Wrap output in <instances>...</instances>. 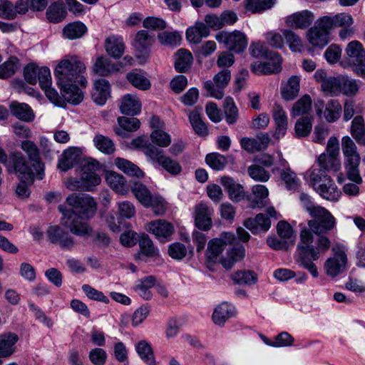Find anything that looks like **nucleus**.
I'll return each instance as SVG.
<instances>
[{"label": "nucleus", "instance_id": "nucleus-39", "mask_svg": "<svg viewBox=\"0 0 365 365\" xmlns=\"http://www.w3.org/2000/svg\"><path fill=\"white\" fill-rule=\"evenodd\" d=\"M235 314V309L231 305L222 303L215 308L212 314V319L216 324L222 325L228 319L233 317Z\"/></svg>", "mask_w": 365, "mask_h": 365}, {"label": "nucleus", "instance_id": "nucleus-18", "mask_svg": "<svg viewBox=\"0 0 365 365\" xmlns=\"http://www.w3.org/2000/svg\"><path fill=\"white\" fill-rule=\"evenodd\" d=\"M121 67L120 63H113L110 59L102 56L96 59L93 66V71L101 76H109L119 72Z\"/></svg>", "mask_w": 365, "mask_h": 365}, {"label": "nucleus", "instance_id": "nucleus-40", "mask_svg": "<svg viewBox=\"0 0 365 365\" xmlns=\"http://www.w3.org/2000/svg\"><path fill=\"white\" fill-rule=\"evenodd\" d=\"M300 78L297 76H291L282 89V96L286 101H292L296 98L299 92Z\"/></svg>", "mask_w": 365, "mask_h": 365}, {"label": "nucleus", "instance_id": "nucleus-59", "mask_svg": "<svg viewBox=\"0 0 365 365\" xmlns=\"http://www.w3.org/2000/svg\"><path fill=\"white\" fill-rule=\"evenodd\" d=\"M128 81L135 88L145 91L150 88V81L142 74L130 72L127 74Z\"/></svg>", "mask_w": 365, "mask_h": 365}, {"label": "nucleus", "instance_id": "nucleus-15", "mask_svg": "<svg viewBox=\"0 0 365 365\" xmlns=\"http://www.w3.org/2000/svg\"><path fill=\"white\" fill-rule=\"evenodd\" d=\"M332 250L334 252V256L327 260L324 268L329 276L334 277L344 270L347 258L344 252L339 247H334Z\"/></svg>", "mask_w": 365, "mask_h": 365}, {"label": "nucleus", "instance_id": "nucleus-20", "mask_svg": "<svg viewBox=\"0 0 365 365\" xmlns=\"http://www.w3.org/2000/svg\"><path fill=\"white\" fill-rule=\"evenodd\" d=\"M272 114L276 125V131L274 136L277 138H279L281 136L285 135L288 127V118L282 106L278 103H275L273 106Z\"/></svg>", "mask_w": 365, "mask_h": 365}, {"label": "nucleus", "instance_id": "nucleus-32", "mask_svg": "<svg viewBox=\"0 0 365 365\" xmlns=\"http://www.w3.org/2000/svg\"><path fill=\"white\" fill-rule=\"evenodd\" d=\"M210 34L209 27L203 22L197 21L194 26L188 28L186 31L187 39L194 43L201 42L202 38Z\"/></svg>", "mask_w": 365, "mask_h": 365}, {"label": "nucleus", "instance_id": "nucleus-37", "mask_svg": "<svg viewBox=\"0 0 365 365\" xmlns=\"http://www.w3.org/2000/svg\"><path fill=\"white\" fill-rule=\"evenodd\" d=\"M193 56L188 50L181 48L175 53V69L180 73L186 72L191 66Z\"/></svg>", "mask_w": 365, "mask_h": 365}, {"label": "nucleus", "instance_id": "nucleus-28", "mask_svg": "<svg viewBox=\"0 0 365 365\" xmlns=\"http://www.w3.org/2000/svg\"><path fill=\"white\" fill-rule=\"evenodd\" d=\"M322 23L331 30L336 27H349L354 23L352 16L346 13H341L333 16H324Z\"/></svg>", "mask_w": 365, "mask_h": 365}, {"label": "nucleus", "instance_id": "nucleus-6", "mask_svg": "<svg viewBox=\"0 0 365 365\" xmlns=\"http://www.w3.org/2000/svg\"><path fill=\"white\" fill-rule=\"evenodd\" d=\"M307 222L310 230L317 235H325L335 227L336 221L329 211L322 207L312 216Z\"/></svg>", "mask_w": 365, "mask_h": 365}, {"label": "nucleus", "instance_id": "nucleus-47", "mask_svg": "<svg viewBox=\"0 0 365 365\" xmlns=\"http://www.w3.org/2000/svg\"><path fill=\"white\" fill-rule=\"evenodd\" d=\"M66 14L64 5L61 1L51 4L46 11L47 19L52 23L61 21L66 18Z\"/></svg>", "mask_w": 365, "mask_h": 365}, {"label": "nucleus", "instance_id": "nucleus-60", "mask_svg": "<svg viewBox=\"0 0 365 365\" xmlns=\"http://www.w3.org/2000/svg\"><path fill=\"white\" fill-rule=\"evenodd\" d=\"M307 175L309 178V184L314 187L316 190L317 185L321 181H323V183L329 182V179H330V176L327 175L325 173V171L320 169H313L307 173Z\"/></svg>", "mask_w": 365, "mask_h": 365}, {"label": "nucleus", "instance_id": "nucleus-14", "mask_svg": "<svg viewBox=\"0 0 365 365\" xmlns=\"http://www.w3.org/2000/svg\"><path fill=\"white\" fill-rule=\"evenodd\" d=\"M214 210L206 203L200 202L195 206V225L200 230L208 231L212 227V215Z\"/></svg>", "mask_w": 365, "mask_h": 365}, {"label": "nucleus", "instance_id": "nucleus-50", "mask_svg": "<svg viewBox=\"0 0 365 365\" xmlns=\"http://www.w3.org/2000/svg\"><path fill=\"white\" fill-rule=\"evenodd\" d=\"M155 278L153 276H148L140 280L134 289L142 298L149 300L152 297L150 289L155 285Z\"/></svg>", "mask_w": 365, "mask_h": 365}, {"label": "nucleus", "instance_id": "nucleus-44", "mask_svg": "<svg viewBox=\"0 0 365 365\" xmlns=\"http://www.w3.org/2000/svg\"><path fill=\"white\" fill-rule=\"evenodd\" d=\"M106 181L110 187L118 193L123 195L128 190L125 178L115 172H110L106 175Z\"/></svg>", "mask_w": 365, "mask_h": 365}, {"label": "nucleus", "instance_id": "nucleus-48", "mask_svg": "<svg viewBox=\"0 0 365 365\" xmlns=\"http://www.w3.org/2000/svg\"><path fill=\"white\" fill-rule=\"evenodd\" d=\"M86 31V25L80 21L70 23L63 30L64 36L71 40L82 37Z\"/></svg>", "mask_w": 365, "mask_h": 365}, {"label": "nucleus", "instance_id": "nucleus-58", "mask_svg": "<svg viewBox=\"0 0 365 365\" xmlns=\"http://www.w3.org/2000/svg\"><path fill=\"white\" fill-rule=\"evenodd\" d=\"M237 284H252L257 282V274L252 271H237L232 277Z\"/></svg>", "mask_w": 365, "mask_h": 365}, {"label": "nucleus", "instance_id": "nucleus-19", "mask_svg": "<svg viewBox=\"0 0 365 365\" xmlns=\"http://www.w3.org/2000/svg\"><path fill=\"white\" fill-rule=\"evenodd\" d=\"M301 248L299 250V257H297V262L306 268L314 277H318V271L316 265L312 261L319 258V252L316 249L311 248L309 251H307Z\"/></svg>", "mask_w": 365, "mask_h": 365}, {"label": "nucleus", "instance_id": "nucleus-56", "mask_svg": "<svg viewBox=\"0 0 365 365\" xmlns=\"http://www.w3.org/2000/svg\"><path fill=\"white\" fill-rule=\"evenodd\" d=\"M313 233L309 227H304L302 229L299 235L300 242L297 245V257H299V250L301 248L307 250V251H309L311 248L315 249V247L312 245L314 241Z\"/></svg>", "mask_w": 365, "mask_h": 365}, {"label": "nucleus", "instance_id": "nucleus-8", "mask_svg": "<svg viewBox=\"0 0 365 365\" xmlns=\"http://www.w3.org/2000/svg\"><path fill=\"white\" fill-rule=\"evenodd\" d=\"M231 79V71L228 68H223L216 73L212 81H207L204 83V88L207 95L217 99H222L224 96V88L228 85Z\"/></svg>", "mask_w": 365, "mask_h": 365}, {"label": "nucleus", "instance_id": "nucleus-41", "mask_svg": "<svg viewBox=\"0 0 365 365\" xmlns=\"http://www.w3.org/2000/svg\"><path fill=\"white\" fill-rule=\"evenodd\" d=\"M141 104L138 98L130 94L124 96L120 106L123 114L135 115L140 111Z\"/></svg>", "mask_w": 365, "mask_h": 365}, {"label": "nucleus", "instance_id": "nucleus-26", "mask_svg": "<svg viewBox=\"0 0 365 365\" xmlns=\"http://www.w3.org/2000/svg\"><path fill=\"white\" fill-rule=\"evenodd\" d=\"M110 86L108 81L101 78L95 81L92 93L93 101L98 105H103L110 96Z\"/></svg>", "mask_w": 365, "mask_h": 365}, {"label": "nucleus", "instance_id": "nucleus-22", "mask_svg": "<svg viewBox=\"0 0 365 365\" xmlns=\"http://www.w3.org/2000/svg\"><path fill=\"white\" fill-rule=\"evenodd\" d=\"M140 252L135 255L137 259L146 261L145 257H155L159 255L156 248L148 235L142 234L138 240Z\"/></svg>", "mask_w": 365, "mask_h": 365}, {"label": "nucleus", "instance_id": "nucleus-17", "mask_svg": "<svg viewBox=\"0 0 365 365\" xmlns=\"http://www.w3.org/2000/svg\"><path fill=\"white\" fill-rule=\"evenodd\" d=\"M98 167L99 163L95 160H91L83 165L81 178L84 182L85 191L93 190V187L101 183V178L96 173Z\"/></svg>", "mask_w": 365, "mask_h": 365}, {"label": "nucleus", "instance_id": "nucleus-61", "mask_svg": "<svg viewBox=\"0 0 365 365\" xmlns=\"http://www.w3.org/2000/svg\"><path fill=\"white\" fill-rule=\"evenodd\" d=\"M280 176L289 190H295L299 187L296 173L289 168L282 170Z\"/></svg>", "mask_w": 365, "mask_h": 365}, {"label": "nucleus", "instance_id": "nucleus-54", "mask_svg": "<svg viewBox=\"0 0 365 365\" xmlns=\"http://www.w3.org/2000/svg\"><path fill=\"white\" fill-rule=\"evenodd\" d=\"M19 68V61L11 56L8 61L0 65V78L6 79L12 76Z\"/></svg>", "mask_w": 365, "mask_h": 365}, {"label": "nucleus", "instance_id": "nucleus-52", "mask_svg": "<svg viewBox=\"0 0 365 365\" xmlns=\"http://www.w3.org/2000/svg\"><path fill=\"white\" fill-rule=\"evenodd\" d=\"M135 350L140 357L148 365H156L153 349L147 341L143 340L139 341L135 346Z\"/></svg>", "mask_w": 365, "mask_h": 365}, {"label": "nucleus", "instance_id": "nucleus-21", "mask_svg": "<svg viewBox=\"0 0 365 365\" xmlns=\"http://www.w3.org/2000/svg\"><path fill=\"white\" fill-rule=\"evenodd\" d=\"M47 235L52 243H58L63 248L70 249L74 245L73 238L58 225L50 226Z\"/></svg>", "mask_w": 365, "mask_h": 365}, {"label": "nucleus", "instance_id": "nucleus-3", "mask_svg": "<svg viewBox=\"0 0 365 365\" xmlns=\"http://www.w3.org/2000/svg\"><path fill=\"white\" fill-rule=\"evenodd\" d=\"M130 190L145 207H150L155 215H163L166 210L165 200L158 194H153L146 185L138 181L130 185Z\"/></svg>", "mask_w": 365, "mask_h": 365}, {"label": "nucleus", "instance_id": "nucleus-27", "mask_svg": "<svg viewBox=\"0 0 365 365\" xmlns=\"http://www.w3.org/2000/svg\"><path fill=\"white\" fill-rule=\"evenodd\" d=\"M221 183L232 201L238 202L245 198V194L243 187L237 183L232 178L223 177L221 178Z\"/></svg>", "mask_w": 365, "mask_h": 365}, {"label": "nucleus", "instance_id": "nucleus-10", "mask_svg": "<svg viewBox=\"0 0 365 365\" xmlns=\"http://www.w3.org/2000/svg\"><path fill=\"white\" fill-rule=\"evenodd\" d=\"M314 106L317 115L320 118L323 115L328 123L336 122L341 115L342 108L337 100L331 99L325 103L323 100L318 99Z\"/></svg>", "mask_w": 365, "mask_h": 365}, {"label": "nucleus", "instance_id": "nucleus-57", "mask_svg": "<svg viewBox=\"0 0 365 365\" xmlns=\"http://www.w3.org/2000/svg\"><path fill=\"white\" fill-rule=\"evenodd\" d=\"M247 173L250 177L255 181L265 182L270 178V174L259 165L253 164L248 167Z\"/></svg>", "mask_w": 365, "mask_h": 365}, {"label": "nucleus", "instance_id": "nucleus-16", "mask_svg": "<svg viewBox=\"0 0 365 365\" xmlns=\"http://www.w3.org/2000/svg\"><path fill=\"white\" fill-rule=\"evenodd\" d=\"M315 16L309 10L294 13L286 17L285 24L287 27L294 29H307L313 23Z\"/></svg>", "mask_w": 365, "mask_h": 365}, {"label": "nucleus", "instance_id": "nucleus-13", "mask_svg": "<svg viewBox=\"0 0 365 365\" xmlns=\"http://www.w3.org/2000/svg\"><path fill=\"white\" fill-rule=\"evenodd\" d=\"M154 42V35L150 34L145 30L138 31L133 43L136 52V57L145 61L150 56V47Z\"/></svg>", "mask_w": 365, "mask_h": 365}, {"label": "nucleus", "instance_id": "nucleus-64", "mask_svg": "<svg viewBox=\"0 0 365 365\" xmlns=\"http://www.w3.org/2000/svg\"><path fill=\"white\" fill-rule=\"evenodd\" d=\"M282 34L292 51H300L302 46V39L295 32L290 29H284Z\"/></svg>", "mask_w": 365, "mask_h": 365}, {"label": "nucleus", "instance_id": "nucleus-55", "mask_svg": "<svg viewBox=\"0 0 365 365\" xmlns=\"http://www.w3.org/2000/svg\"><path fill=\"white\" fill-rule=\"evenodd\" d=\"M93 143L98 150L107 155L113 153L115 150L113 140L103 135H96Z\"/></svg>", "mask_w": 365, "mask_h": 365}, {"label": "nucleus", "instance_id": "nucleus-31", "mask_svg": "<svg viewBox=\"0 0 365 365\" xmlns=\"http://www.w3.org/2000/svg\"><path fill=\"white\" fill-rule=\"evenodd\" d=\"M104 47L107 53L114 58H120L125 51L123 39L116 36H110L105 41Z\"/></svg>", "mask_w": 365, "mask_h": 365}, {"label": "nucleus", "instance_id": "nucleus-25", "mask_svg": "<svg viewBox=\"0 0 365 365\" xmlns=\"http://www.w3.org/2000/svg\"><path fill=\"white\" fill-rule=\"evenodd\" d=\"M252 196L247 197L250 202V206L252 208H262L267 204V197L269 195L268 189L262 185H254L252 188Z\"/></svg>", "mask_w": 365, "mask_h": 365}, {"label": "nucleus", "instance_id": "nucleus-2", "mask_svg": "<svg viewBox=\"0 0 365 365\" xmlns=\"http://www.w3.org/2000/svg\"><path fill=\"white\" fill-rule=\"evenodd\" d=\"M235 241L234 234L225 232L219 238L208 242L205 263L210 271H215L217 263H220L225 269H231L235 263L245 257V247L240 244L232 245Z\"/></svg>", "mask_w": 365, "mask_h": 365}, {"label": "nucleus", "instance_id": "nucleus-5", "mask_svg": "<svg viewBox=\"0 0 365 365\" xmlns=\"http://www.w3.org/2000/svg\"><path fill=\"white\" fill-rule=\"evenodd\" d=\"M346 59L353 66L354 71L362 78H365V48L361 42L352 41L349 42L346 48Z\"/></svg>", "mask_w": 365, "mask_h": 365}, {"label": "nucleus", "instance_id": "nucleus-38", "mask_svg": "<svg viewBox=\"0 0 365 365\" xmlns=\"http://www.w3.org/2000/svg\"><path fill=\"white\" fill-rule=\"evenodd\" d=\"M148 230L158 237H168L174 231L173 225L165 220H158L149 224Z\"/></svg>", "mask_w": 365, "mask_h": 365}, {"label": "nucleus", "instance_id": "nucleus-53", "mask_svg": "<svg viewBox=\"0 0 365 365\" xmlns=\"http://www.w3.org/2000/svg\"><path fill=\"white\" fill-rule=\"evenodd\" d=\"M276 0H245V9L252 14L270 9Z\"/></svg>", "mask_w": 365, "mask_h": 365}, {"label": "nucleus", "instance_id": "nucleus-9", "mask_svg": "<svg viewBox=\"0 0 365 365\" xmlns=\"http://www.w3.org/2000/svg\"><path fill=\"white\" fill-rule=\"evenodd\" d=\"M215 38L218 42L225 43L230 51L235 53L244 51L247 46L246 36L237 30L232 32L220 31L216 34Z\"/></svg>", "mask_w": 365, "mask_h": 365}, {"label": "nucleus", "instance_id": "nucleus-46", "mask_svg": "<svg viewBox=\"0 0 365 365\" xmlns=\"http://www.w3.org/2000/svg\"><path fill=\"white\" fill-rule=\"evenodd\" d=\"M317 161L320 168L324 171L337 172L341 168L339 158L326 153H322Z\"/></svg>", "mask_w": 365, "mask_h": 365}, {"label": "nucleus", "instance_id": "nucleus-36", "mask_svg": "<svg viewBox=\"0 0 365 365\" xmlns=\"http://www.w3.org/2000/svg\"><path fill=\"white\" fill-rule=\"evenodd\" d=\"M18 336L14 333H4L0 335V356L8 357L14 352V344Z\"/></svg>", "mask_w": 365, "mask_h": 365}, {"label": "nucleus", "instance_id": "nucleus-42", "mask_svg": "<svg viewBox=\"0 0 365 365\" xmlns=\"http://www.w3.org/2000/svg\"><path fill=\"white\" fill-rule=\"evenodd\" d=\"M312 101L309 95H304L293 105L291 114L293 118L306 116L312 110Z\"/></svg>", "mask_w": 365, "mask_h": 365}, {"label": "nucleus", "instance_id": "nucleus-12", "mask_svg": "<svg viewBox=\"0 0 365 365\" xmlns=\"http://www.w3.org/2000/svg\"><path fill=\"white\" fill-rule=\"evenodd\" d=\"M322 21V17L319 19L314 26L311 27L307 33L309 42L314 47L323 48L329 41L330 29L325 26Z\"/></svg>", "mask_w": 365, "mask_h": 365}, {"label": "nucleus", "instance_id": "nucleus-11", "mask_svg": "<svg viewBox=\"0 0 365 365\" xmlns=\"http://www.w3.org/2000/svg\"><path fill=\"white\" fill-rule=\"evenodd\" d=\"M58 210L63 214L61 220L62 225L68 227L71 232L81 237L91 235L93 232L92 227L86 222H76L74 217H73V213L70 210H67L63 205H59Z\"/></svg>", "mask_w": 365, "mask_h": 365}, {"label": "nucleus", "instance_id": "nucleus-51", "mask_svg": "<svg viewBox=\"0 0 365 365\" xmlns=\"http://www.w3.org/2000/svg\"><path fill=\"white\" fill-rule=\"evenodd\" d=\"M312 130V118L308 115L299 118L294 125V133L297 138L308 136Z\"/></svg>", "mask_w": 365, "mask_h": 365}, {"label": "nucleus", "instance_id": "nucleus-62", "mask_svg": "<svg viewBox=\"0 0 365 365\" xmlns=\"http://www.w3.org/2000/svg\"><path fill=\"white\" fill-rule=\"evenodd\" d=\"M205 161L213 170H222L227 164V158L217 153L207 155Z\"/></svg>", "mask_w": 365, "mask_h": 365}, {"label": "nucleus", "instance_id": "nucleus-4", "mask_svg": "<svg viewBox=\"0 0 365 365\" xmlns=\"http://www.w3.org/2000/svg\"><path fill=\"white\" fill-rule=\"evenodd\" d=\"M66 203L71 207L70 210L81 220H90L97 210V202L93 197L86 194L72 193L66 197Z\"/></svg>", "mask_w": 365, "mask_h": 365}, {"label": "nucleus", "instance_id": "nucleus-45", "mask_svg": "<svg viewBox=\"0 0 365 365\" xmlns=\"http://www.w3.org/2000/svg\"><path fill=\"white\" fill-rule=\"evenodd\" d=\"M115 165L125 174L141 178L144 176L143 172L132 162L121 158L115 159Z\"/></svg>", "mask_w": 365, "mask_h": 365}, {"label": "nucleus", "instance_id": "nucleus-23", "mask_svg": "<svg viewBox=\"0 0 365 365\" xmlns=\"http://www.w3.org/2000/svg\"><path fill=\"white\" fill-rule=\"evenodd\" d=\"M244 225L253 234H257L262 231L267 232L270 227L271 220L267 215L259 213L255 218L247 219Z\"/></svg>", "mask_w": 365, "mask_h": 365}, {"label": "nucleus", "instance_id": "nucleus-63", "mask_svg": "<svg viewBox=\"0 0 365 365\" xmlns=\"http://www.w3.org/2000/svg\"><path fill=\"white\" fill-rule=\"evenodd\" d=\"M226 121L229 124L235 123L238 118V109L231 98H227L224 103Z\"/></svg>", "mask_w": 365, "mask_h": 365}, {"label": "nucleus", "instance_id": "nucleus-7", "mask_svg": "<svg viewBox=\"0 0 365 365\" xmlns=\"http://www.w3.org/2000/svg\"><path fill=\"white\" fill-rule=\"evenodd\" d=\"M7 158L8 157L4 164L9 173L14 172L18 175L19 179H26L30 182L34 181V171L21 153H13L10 155L9 161Z\"/></svg>", "mask_w": 365, "mask_h": 365}, {"label": "nucleus", "instance_id": "nucleus-33", "mask_svg": "<svg viewBox=\"0 0 365 365\" xmlns=\"http://www.w3.org/2000/svg\"><path fill=\"white\" fill-rule=\"evenodd\" d=\"M118 122L120 128H115L116 135L123 138H127L126 132H133L140 128V122L136 118L119 117Z\"/></svg>", "mask_w": 365, "mask_h": 365}, {"label": "nucleus", "instance_id": "nucleus-43", "mask_svg": "<svg viewBox=\"0 0 365 365\" xmlns=\"http://www.w3.org/2000/svg\"><path fill=\"white\" fill-rule=\"evenodd\" d=\"M329 181L321 185V187L316 188V191L327 200L336 201L341 196V191L337 189L331 178Z\"/></svg>", "mask_w": 365, "mask_h": 365}, {"label": "nucleus", "instance_id": "nucleus-34", "mask_svg": "<svg viewBox=\"0 0 365 365\" xmlns=\"http://www.w3.org/2000/svg\"><path fill=\"white\" fill-rule=\"evenodd\" d=\"M202 108L195 107L189 114L190 123L195 133L200 136H206L208 134V128L201 116Z\"/></svg>", "mask_w": 365, "mask_h": 365}, {"label": "nucleus", "instance_id": "nucleus-24", "mask_svg": "<svg viewBox=\"0 0 365 365\" xmlns=\"http://www.w3.org/2000/svg\"><path fill=\"white\" fill-rule=\"evenodd\" d=\"M81 155L80 148L71 147L65 150L59 159L58 168L62 171H67L72 168L78 161Z\"/></svg>", "mask_w": 365, "mask_h": 365}, {"label": "nucleus", "instance_id": "nucleus-30", "mask_svg": "<svg viewBox=\"0 0 365 365\" xmlns=\"http://www.w3.org/2000/svg\"><path fill=\"white\" fill-rule=\"evenodd\" d=\"M10 110L14 116L24 122H31L35 118L31 108L26 103L14 101L10 104Z\"/></svg>", "mask_w": 365, "mask_h": 365}, {"label": "nucleus", "instance_id": "nucleus-1", "mask_svg": "<svg viewBox=\"0 0 365 365\" xmlns=\"http://www.w3.org/2000/svg\"><path fill=\"white\" fill-rule=\"evenodd\" d=\"M85 71V65L76 56L62 60L56 67L57 83L66 101L78 104L83 101V95L78 84L86 86L87 81L83 76Z\"/></svg>", "mask_w": 365, "mask_h": 365}, {"label": "nucleus", "instance_id": "nucleus-35", "mask_svg": "<svg viewBox=\"0 0 365 365\" xmlns=\"http://www.w3.org/2000/svg\"><path fill=\"white\" fill-rule=\"evenodd\" d=\"M350 133L356 143L365 146V123L361 115L354 118L350 128Z\"/></svg>", "mask_w": 365, "mask_h": 365}, {"label": "nucleus", "instance_id": "nucleus-49", "mask_svg": "<svg viewBox=\"0 0 365 365\" xmlns=\"http://www.w3.org/2000/svg\"><path fill=\"white\" fill-rule=\"evenodd\" d=\"M266 58L269 61L264 62V75L279 73L281 71L282 59L279 53L269 51L267 53Z\"/></svg>", "mask_w": 365, "mask_h": 365}, {"label": "nucleus", "instance_id": "nucleus-29", "mask_svg": "<svg viewBox=\"0 0 365 365\" xmlns=\"http://www.w3.org/2000/svg\"><path fill=\"white\" fill-rule=\"evenodd\" d=\"M21 148L27 153L30 160L34 162L33 166L36 167L38 178L42 179L43 168L39 160V151L36 145L31 140H24L21 143Z\"/></svg>", "mask_w": 365, "mask_h": 365}]
</instances>
